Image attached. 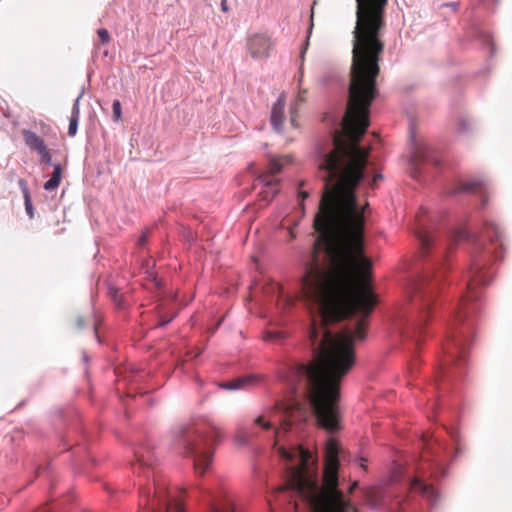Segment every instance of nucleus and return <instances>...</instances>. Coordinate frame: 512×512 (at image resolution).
I'll list each match as a JSON object with an SVG mask.
<instances>
[{
    "label": "nucleus",
    "instance_id": "obj_1",
    "mask_svg": "<svg viewBox=\"0 0 512 512\" xmlns=\"http://www.w3.org/2000/svg\"><path fill=\"white\" fill-rule=\"evenodd\" d=\"M414 234L419 243L421 257L427 262L423 271L411 278L407 285L408 306L400 313L403 333L419 341V335L430 315L435 292L441 277L436 268L443 265L452 240L469 241L473 245L471 264L467 279V293L449 325L444 351L449 359L442 364V373L452 377L454 367L461 369L466 364L467 353L472 343L473 315L480 310L479 286L491 282L488 265L501 258L503 247L501 230L493 221H485L480 235L467 227L454 230L443 236L438 229V216L422 209L417 215Z\"/></svg>",
    "mask_w": 512,
    "mask_h": 512
},
{
    "label": "nucleus",
    "instance_id": "obj_8",
    "mask_svg": "<svg viewBox=\"0 0 512 512\" xmlns=\"http://www.w3.org/2000/svg\"><path fill=\"white\" fill-rule=\"evenodd\" d=\"M202 493L206 503V512H236L232 500L223 489L206 490Z\"/></svg>",
    "mask_w": 512,
    "mask_h": 512
},
{
    "label": "nucleus",
    "instance_id": "obj_11",
    "mask_svg": "<svg viewBox=\"0 0 512 512\" xmlns=\"http://www.w3.org/2000/svg\"><path fill=\"white\" fill-rule=\"evenodd\" d=\"M486 186L483 180L475 179L461 183L453 193H477L481 199V206L485 207L487 197L485 195Z\"/></svg>",
    "mask_w": 512,
    "mask_h": 512
},
{
    "label": "nucleus",
    "instance_id": "obj_36",
    "mask_svg": "<svg viewBox=\"0 0 512 512\" xmlns=\"http://www.w3.org/2000/svg\"><path fill=\"white\" fill-rule=\"evenodd\" d=\"M437 445H438L439 449H442V450L446 449V448L442 447L441 443H438Z\"/></svg>",
    "mask_w": 512,
    "mask_h": 512
},
{
    "label": "nucleus",
    "instance_id": "obj_12",
    "mask_svg": "<svg viewBox=\"0 0 512 512\" xmlns=\"http://www.w3.org/2000/svg\"><path fill=\"white\" fill-rule=\"evenodd\" d=\"M285 96L281 94L273 104L270 115V122L276 132H281L284 121Z\"/></svg>",
    "mask_w": 512,
    "mask_h": 512
},
{
    "label": "nucleus",
    "instance_id": "obj_14",
    "mask_svg": "<svg viewBox=\"0 0 512 512\" xmlns=\"http://www.w3.org/2000/svg\"><path fill=\"white\" fill-rule=\"evenodd\" d=\"M62 166L60 163L53 164V173L49 180L44 183V189L46 191H52L56 189L61 182Z\"/></svg>",
    "mask_w": 512,
    "mask_h": 512
},
{
    "label": "nucleus",
    "instance_id": "obj_35",
    "mask_svg": "<svg viewBox=\"0 0 512 512\" xmlns=\"http://www.w3.org/2000/svg\"><path fill=\"white\" fill-rule=\"evenodd\" d=\"M94 333H95V337L97 338V340L100 341L99 340V335L97 334V328H96L95 325H94Z\"/></svg>",
    "mask_w": 512,
    "mask_h": 512
},
{
    "label": "nucleus",
    "instance_id": "obj_26",
    "mask_svg": "<svg viewBox=\"0 0 512 512\" xmlns=\"http://www.w3.org/2000/svg\"><path fill=\"white\" fill-rule=\"evenodd\" d=\"M146 241H147V234H146V232H144V233L140 236V238H139V240H138V244H139V246L143 247V246L146 244Z\"/></svg>",
    "mask_w": 512,
    "mask_h": 512
},
{
    "label": "nucleus",
    "instance_id": "obj_10",
    "mask_svg": "<svg viewBox=\"0 0 512 512\" xmlns=\"http://www.w3.org/2000/svg\"><path fill=\"white\" fill-rule=\"evenodd\" d=\"M262 379L261 375L247 374L222 383L220 387L225 390H244L258 385Z\"/></svg>",
    "mask_w": 512,
    "mask_h": 512
},
{
    "label": "nucleus",
    "instance_id": "obj_5",
    "mask_svg": "<svg viewBox=\"0 0 512 512\" xmlns=\"http://www.w3.org/2000/svg\"><path fill=\"white\" fill-rule=\"evenodd\" d=\"M428 475L434 479H441L447 475V468L438 454H435L434 459L430 460L428 471H423L420 475L408 480L406 486L409 488V494L405 497H397L390 507V512H416V504L412 495H420L430 507H434L439 499V494L427 482Z\"/></svg>",
    "mask_w": 512,
    "mask_h": 512
},
{
    "label": "nucleus",
    "instance_id": "obj_2",
    "mask_svg": "<svg viewBox=\"0 0 512 512\" xmlns=\"http://www.w3.org/2000/svg\"><path fill=\"white\" fill-rule=\"evenodd\" d=\"M388 0H356L352 64L348 100L344 110L326 112V123H370V106L378 95L376 79L384 50L381 40Z\"/></svg>",
    "mask_w": 512,
    "mask_h": 512
},
{
    "label": "nucleus",
    "instance_id": "obj_6",
    "mask_svg": "<svg viewBox=\"0 0 512 512\" xmlns=\"http://www.w3.org/2000/svg\"><path fill=\"white\" fill-rule=\"evenodd\" d=\"M290 162V156H284L270 161V174L260 175L257 179L258 183L261 184V190L259 192L261 200L268 203L278 193V189L276 188L278 181L274 178V175L279 173L282 170V167Z\"/></svg>",
    "mask_w": 512,
    "mask_h": 512
},
{
    "label": "nucleus",
    "instance_id": "obj_17",
    "mask_svg": "<svg viewBox=\"0 0 512 512\" xmlns=\"http://www.w3.org/2000/svg\"><path fill=\"white\" fill-rule=\"evenodd\" d=\"M304 92H299L297 99L291 104L290 110H291V124L295 126V117H296V110L298 107V104L305 101Z\"/></svg>",
    "mask_w": 512,
    "mask_h": 512
},
{
    "label": "nucleus",
    "instance_id": "obj_22",
    "mask_svg": "<svg viewBox=\"0 0 512 512\" xmlns=\"http://www.w3.org/2000/svg\"><path fill=\"white\" fill-rule=\"evenodd\" d=\"M97 35H98L99 40H100V42L102 44H107L110 41V39H111L108 30L105 29V28L98 29L97 30Z\"/></svg>",
    "mask_w": 512,
    "mask_h": 512
},
{
    "label": "nucleus",
    "instance_id": "obj_13",
    "mask_svg": "<svg viewBox=\"0 0 512 512\" xmlns=\"http://www.w3.org/2000/svg\"><path fill=\"white\" fill-rule=\"evenodd\" d=\"M23 137L25 144L32 150L39 152L41 150H44V148L46 147L44 140L33 131L24 130Z\"/></svg>",
    "mask_w": 512,
    "mask_h": 512
},
{
    "label": "nucleus",
    "instance_id": "obj_7",
    "mask_svg": "<svg viewBox=\"0 0 512 512\" xmlns=\"http://www.w3.org/2000/svg\"><path fill=\"white\" fill-rule=\"evenodd\" d=\"M411 142L413 151L410 156V164L413 171L411 175L413 178H418L421 174L419 166L421 164L439 165L441 160L437 152L428 144L418 145L414 133L411 134Z\"/></svg>",
    "mask_w": 512,
    "mask_h": 512
},
{
    "label": "nucleus",
    "instance_id": "obj_31",
    "mask_svg": "<svg viewBox=\"0 0 512 512\" xmlns=\"http://www.w3.org/2000/svg\"><path fill=\"white\" fill-rule=\"evenodd\" d=\"M459 127H460V130H461V131H466V129H467V128H466V122H465V120H460V121H459Z\"/></svg>",
    "mask_w": 512,
    "mask_h": 512
},
{
    "label": "nucleus",
    "instance_id": "obj_24",
    "mask_svg": "<svg viewBox=\"0 0 512 512\" xmlns=\"http://www.w3.org/2000/svg\"><path fill=\"white\" fill-rule=\"evenodd\" d=\"M442 7H449L452 9L453 12L458 11L459 3L458 2H449V3H443L440 8Z\"/></svg>",
    "mask_w": 512,
    "mask_h": 512
},
{
    "label": "nucleus",
    "instance_id": "obj_23",
    "mask_svg": "<svg viewBox=\"0 0 512 512\" xmlns=\"http://www.w3.org/2000/svg\"><path fill=\"white\" fill-rule=\"evenodd\" d=\"M108 293L110 295V297L117 303V305L120 307L121 306V301L118 299V290L117 288L113 287V286H109L108 288Z\"/></svg>",
    "mask_w": 512,
    "mask_h": 512
},
{
    "label": "nucleus",
    "instance_id": "obj_19",
    "mask_svg": "<svg viewBox=\"0 0 512 512\" xmlns=\"http://www.w3.org/2000/svg\"><path fill=\"white\" fill-rule=\"evenodd\" d=\"M114 121L118 122L122 119V108L121 103L118 99H115L112 104Z\"/></svg>",
    "mask_w": 512,
    "mask_h": 512
},
{
    "label": "nucleus",
    "instance_id": "obj_34",
    "mask_svg": "<svg viewBox=\"0 0 512 512\" xmlns=\"http://www.w3.org/2000/svg\"><path fill=\"white\" fill-rule=\"evenodd\" d=\"M6 505L3 499L0 497V510Z\"/></svg>",
    "mask_w": 512,
    "mask_h": 512
},
{
    "label": "nucleus",
    "instance_id": "obj_29",
    "mask_svg": "<svg viewBox=\"0 0 512 512\" xmlns=\"http://www.w3.org/2000/svg\"><path fill=\"white\" fill-rule=\"evenodd\" d=\"M308 45H309V36L307 37L306 39V42L304 43L303 45V48H302V51H301V58L304 59V54L308 48Z\"/></svg>",
    "mask_w": 512,
    "mask_h": 512
},
{
    "label": "nucleus",
    "instance_id": "obj_28",
    "mask_svg": "<svg viewBox=\"0 0 512 512\" xmlns=\"http://www.w3.org/2000/svg\"><path fill=\"white\" fill-rule=\"evenodd\" d=\"M76 326L78 329H83L85 327L84 320L82 317H78L76 320Z\"/></svg>",
    "mask_w": 512,
    "mask_h": 512
},
{
    "label": "nucleus",
    "instance_id": "obj_9",
    "mask_svg": "<svg viewBox=\"0 0 512 512\" xmlns=\"http://www.w3.org/2000/svg\"><path fill=\"white\" fill-rule=\"evenodd\" d=\"M272 46L273 42L266 34L256 33L251 35L247 40L248 52L254 59L267 58Z\"/></svg>",
    "mask_w": 512,
    "mask_h": 512
},
{
    "label": "nucleus",
    "instance_id": "obj_27",
    "mask_svg": "<svg viewBox=\"0 0 512 512\" xmlns=\"http://www.w3.org/2000/svg\"><path fill=\"white\" fill-rule=\"evenodd\" d=\"M173 317L167 319V320H161L158 322V324L156 325V327H165L166 325H168L171 321H172Z\"/></svg>",
    "mask_w": 512,
    "mask_h": 512
},
{
    "label": "nucleus",
    "instance_id": "obj_4",
    "mask_svg": "<svg viewBox=\"0 0 512 512\" xmlns=\"http://www.w3.org/2000/svg\"><path fill=\"white\" fill-rule=\"evenodd\" d=\"M137 463L134 465V473L141 476L143 473L147 479L153 476L151 484H139L140 508L145 512H185L181 502L168 491V484L164 479L154 476L151 469L154 462V455L151 448L142 444L134 451Z\"/></svg>",
    "mask_w": 512,
    "mask_h": 512
},
{
    "label": "nucleus",
    "instance_id": "obj_32",
    "mask_svg": "<svg viewBox=\"0 0 512 512\" xmlns=\"http://www.w3.org/2000/svg\"><path fill=\"white\" fill-rule=\"evenodd\" d=\"M238 441L241 445H244L248 442V439L246 436H240V437H238Z\"/></svg>",
    "mask_w": 512,
    "mask_h": 512
},
{
    "label": "nucleus",
    "instance_id": "obj_21",
    "mask_svg": "<svg viewBox=\"0 0 512 512\" xmlns=\"http://www.w3.org/2000/svg\"><path fill=\"white\" fill-rule=\"evenodd\" d=\"M79 119L70 118L68 126V135L74 137L78 130Z\"/></svg>",
    "mask_w": 512,
    "mask_h": 512
},
{
    "label": "nucleus",
    "instance_id": "obj_18",
    "mask_svg": "<svg viewBox=\"0 0 512 512\" xmlns=\"http://www.w3.org/2000/svg\"><path fill=\"white\" fill-rule=\"evenodd\" d=\"M83 94L84 91L82 90L78 97L75 99L72 106L70 118L80 119V99L82 98Z\"/></svg>",
    "mask_w": 512,
    "mask_h": 512
},
{
    "label": "nucleus",
    "instance_id": "obj_33",
    "mask_svg": "<svg viewBox=\"0 0 512 512\" xmlns=\"http://www.w3.org/2000/svg\"><path fill=\"white\" fill-rule=\"evenodd\" d=\"M299 196L302 198V200L306 199L309 195L306 191H301L299 193Z\"/></svg>",
    "mask_w": 512,
    "mask_h": 512
},
{
    "label": "nucleus",
    "instance_id": "obj_30",
    "mask_svg": "<svg viewBox=\"0 0 512 512\" xmlns=\"http://www.w3.org/2000/svg\"><path fill=\"white\" fill-rule=\"evenodd\" d=\"M381 178H382V175H381V174H375V175L373 176V178H372V183H371V185L376 184V182H377L379 179H381Z\"/></svg>",
    "mask_w": 512,
    "mask_h": 512
},
{
    "label": "nucleus",
    "instance_id": "obj_20",
    "mask_svg": "<svg viewBox=\"0 0 512 512\" xmlns=\"http://www.w3.org/2000/svg\"><path fill=\"white\" fill-rule=\"evenodd\" d=\"M40 158H41V162L46 164V165H53L52 164V156L49 152V150L47 149V146L44 148V150H41L38 152Z\"/></svg>",
    "mask_w": 512,
    "mask_h": 512
},
{
    "label": "nucleus",
    "instance_id": "obj_15",
    "mask_svg": "<svg viewBox=\"0 0 512 512\" xmlns=\"http://www.w3.org/2000/svg\"><path fill=\"white\" fill-rule=\"evenodd\" d=\"M18 183H19V186L21 187V190L23 193L26 213L29 216V218L32 219L34 216V209H33L32 200H31V196H30V192H29L27 183L23 179H19Z\"/></svg>",
    "mask_w": 512,
    "mask_h": 512
},
{
    "label": "nucleus",
    "instance_id": "obj_16",
    "mask_svg": "<svg viewBox=\"0 0 512 512\" xmlns=\"http://www.w3.org/2000/svg\"><path fill=\"white\" fill-rule=\"evenodd\" d=\"M285 334L282 331H267L264 333V340L266 342L281 343L285 338Z\"/></svg>",
    "mask_w": 512,
    "mask_h": 512
},
{
    "label": "nucleus",
    "instance_id": "obj_25",
    "mask_svg": "<svg viewBox=\"0 0 512 512\" xmlns=\"http://www.w3.org/2000/svg\"><path fill=\"white\" fill-rule=\"evenodd\" d=\"M220 6L222 12L226 13L229 11L228 0H221Z\"/></svg>",
    "mask_w": 512,
    "mask_h": 512
},
{
    "label": "nucleus",
    "instance_id": "obj_3",
    "mask_svg": "<svg viewBox=\"0 0 512 512\" xmlns=\"http://www.w3.org/2000/svg\"><path fill=\"white\" fill-rule=\"evenodd\" d=\"M172 449L193 460L194 469L203 475L213 459V444L221 439V432L213 427L207 429L201 423H190L175 427L171 432Z\"/></svg>",
    "mask_w": 512,
    "mask_h": 512
}]
</instances>
